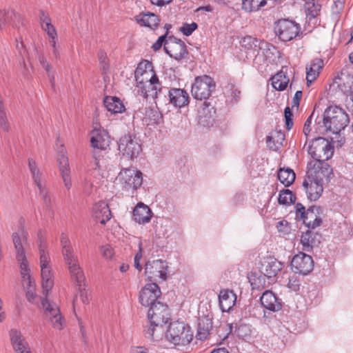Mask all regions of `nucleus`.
<instances>
[{
	"label": "nucleus",
	"instance_id": "10",
	"mask_svg": "<svg viewBox=\"0 0 353 353\" xmlns=\"http://www.w3.org/2000/svg\"><path fill=\"white\" fill-rule=\"evenodd\" d=\"M29 169L34 181V184L39 189V193L43 203L48 208L51 205V197L49 190L46 187V181L45 176L39 168H37L35 161L32 159L28 160Z\"/></svg>",
	"mask_w": 353,
	"mask_h": 353
},
{
	"label": "nucleus",
	"instance_id": "31",
	"mask_svg": "<svg viewBox=\"0 0 353 353\" xmlns=\"http://www.w3.org/2000/svg\"><path fill=\"white\" fill-rule=\"evenodd\" d=\"M59 168L65 188L70 190L72 188V180L70 177V168L67 157L64 155L59 160Z\"/></svg>",
	"mask_w": 353,
	"mask_h": 353
},
{
	"label": "nucleus",
	"instance_id": "49",
	"mask_svg": "<svg viewBox=\"0 0 353 353\" xmlns=\"http://www.w3.org/2000/svg\"><path fill=\"white\" fill-rule=\"evenodd\" d=\"M41 27L48 35L49 39L57 37V30L52 23H46V25H43Z\"/></svg>",
	"mask_w": 353,
	"mask_h": 353
},
{
	"label": "nucleus",
	"instance_id": "26",
	"mask_svg": "<svg viewBox=\"0 0 353 353\" xmlns=\"http://www.w3.org/2000/svg\"><path fill=\"white\" fill-rule=\"evenodd\" d=\"M283 267V264L274 258H269L263 262L261 273L268 279L274 278Z\"/></svg>",
	"mask_w": 353,
	"mask_h": 353
},
{
	"label": "nucleus",
	"instance_id": "37",
	"mask_svg": "<svg viewBox=\"0 0 353 353\" xmlns=\"http://www.w3.org/2000/svg\"><path fill=\"white\" fill-rule=\"evenodd\" d=\"M137 21L140 25L148 27L151 29L157 28L159 25V19L157 16L150 12L143 13L139 15L137 17Z\"/></svg>",
	"mask_w": 353,
	"mask_h": 353
},
{
	"label": "nucleus",
	"instance_id": "60",
	"mask_svg": "<svg viewBox=\"0 0 353 353\" xmlns=\"http://www.w3.org/2000/svg\"><path fill=\"white\" fill-rule=\"evenodd\" d=\"M103 254L105 257L110 258L112 255V250L111 248L103 247Z\"/></svg>",
	"mask_w": 353,
	"mask_h": 353
},
{
	"label": "nucleus",
	"instance_id": "12",
	"mask_svg": "<svg viewBox=\"0 0 353 353\" xmlns=\"http://www.w3.org/2000/svg\"><path fill=\"white\" fill-rule=\"evenodd\" d=\"M118 148L123 157L130 159L137 158L142 151L140 141L132 134L121 137L118 141Z\"/></svg>",
	"mask_w": 353,
	"mask_h": 353
},
{
	"label": "nucleus",
	"instance_id": "5",
	"mask_svg": "<svg viewBox=\"0 0 353 353\" xmlns=\"http://www.w3.org/2000/svg\"><path fill=\"white\" fill-rule=\"evenodd\" d=\"M348 123V115L341 108L337 106H330L324 112L321 127L327 132L337 134L347 126Z\"/></svg>",
	"mask_w": 353,
	"mask_h": 353
},
{
	"label": "nucleus",
	"instance_id": "46",
	"mask_svg": "<svg viewBox=\"0 0 353 353\" xmlns=\"http://www.w3.org/2000/svg\"><path fill=\"white\" fill-rule=\"evenodd\" d=\"M300 281L296 275H292L289 277L288 287V288L294 292H297L300 288Z\"/></svg>",
	"mask_w": 353,
	"mask_h": 353
},
{
	"label": "nucleus",
	"instance_id": "22",
	"mask_svg": "<svg viewBox=\"0 0 353 353\" xmlns=\"http://www.w3.org/2000/svg\"><path fill=\"white\" fill-rule=\"evenodd\" d=\"M334 83L337 85L339 89L344 95L350 97L353 101V76L347 73L341 72V74L336 77Z\"/></svg>",
	"mask_w": 353,
	"mask_h": 353
},
{
	"label": "nucleus",
	"instance_id": "61",
	"mask_svg": "<svg viewBox=\"0 0 353 353\" xmlns=\"http://www.w3.org/2000/svg\"><path fill=\"white\" fill-rule=\"evenodd\" d=\"M130 353H148L143 347H133L130 350Z\"/></svg>",
	"mask_w": 353,
	"mask_h": 353
},
{
	"label": "nucleus",
	"instance_id": "48",
	"mask_svg": "<svg viewBox=\"0 0 353 353\" xmlns=\"http://www.w3.org/2000/svg\"><path fill=\"white\" fill-rule=\"evenodd\" d=\"M14 14L13 11H0V29L8 23L9 19L11 18Z\"/></svg>",
	"mask_w": 353,
	"mask_h": 353
},
{
	"label": "nucleus",
	"instance_id": "21",
	"mask_svg": "<svg viewBox=\"0 0 353 353\" xmlns=\"http://www.w3.org/2000/svg\"><path fill=\"white\" fill-rule=\"evenodd\" d=\"M20 272L22 278V284L26 291V296L30 302H33L35 297V286L30 275V270L28 265L23 263L21 265Z\"/></svg>",
	"mask_w": 353,
	"mask_h": 353
},
{
	"label": "nucleus",
	"instance_id": "51",
	"mask_svg": "<svg viewBox=\"0 0 353 353\" xmlns=\"http://www.w3.org/2000/svg\"><path fill=\"white\" fill-rule=\"evenodd\" d=\"M167 34L161 35L158 38L157 41L152 45V48L154 51L159 50L163 44L164 45L165 42L167 41L166 39Z\"/></svg>",
	"mask_w": 353,
	"mask_h": 353
},
{
	"label": "nucleus",
	"instance_id": "25",
	"mask_svg": "<svg viewBox=\"0 0 353 353\" xmlns=\"http://www.w3.org/2000/svg\"><path fill=\"white\" fill-rule=\"evenodd\" d=\"M260 300L262 306L271 312H277L281 309L282 304L281 301L270 290H265Z\"/></svg>",
	"mask_w": 353,
	"mask_h": 353
},
{
	"label": "nucleus",
	"instance_id": "18",
	"mask_svg": "<svg viewBox=\"0 0 353 353\" xmlns=\"http://www.w3.org/2000/svg\"><path fill=\"white\" fill-rule=\"evenodd\" d=\"M135 78L137 89L152 87V89L157 90L160 85L159 79L152 69L141 71L139 67L135 71Z\"/></svg>",
	"mask_w": 353,
	"mask_h": 353
},
{
	"label": "nucleus",
	"instance_id": "13",
	"mask_svg": "<svg viewBox=\"0 0 353 353\" xmlns=\"http://www.w3.org/2000/svg\"><path fill=\"white\" fill-rule=\"evenodd\" d=\"M300 30L299 24L288 19L279 20L275 26L276 34L284 42L292 40L299 34Z\"/></svg>",
	"mask_w": 353,
	"mask_h": 353
},
{
	"label": "nucleus",
	"instance_id": "64",
	"mask_svg": "<svg viewBox=\"0 0 353 353\" xmlns=\"http://www.w3.org/2000/svg\"><path fill=\"white\" fill-rule=\"evenodd\" d=\"M285 118H292L293 116L292 112L290 107H286L284 111Z\"/></svg>",
	"mask_w": 353,
	"mask_h": 353
},
{
	"label": "nucleus",
	"instance_id": "53",
	"mask_svg": "<svg viewBox=\"0 0 353 353\" xmlns=\"http://www.w3.org/2000/svg\"><path fill=\"white\" fill-rule=\"evenodd\" d=\"M276 228L280 232L283 233L282 234H285L288 232V222L286 221H279Z\"/></svg>",
	"mask_w": 353,
	"mask_h": 353
},
{
	"label": "nucleus",
	"instance_id": "8",
	"mask_svg": "<svg viewBox=\"0 0 353 353\" xmlns=\"http://www.w3.org/2000/svg\"><path fill=\"white\" fill-rule=\"evenodd\" d=\"M165 337L174 345H185L192 341L193 334L190 326L184 322L175 321L170 324Z\"/></svg>",
	"mask_w": 353,
	"mask_h": 353
},
{
	"label": "nucleus",
	"instance_id": "55",
	"mask_svg": "<svg viewBox=\"0 0 353 353\" xmlns=\"http://www.w3.org/2000/svg\"><path fill=\"white\" fill-rule=\"evenodd\" d=\"M40 21L41 26H43V25H46V23H51V19L50 17L44 11H41Z\"/></svg>",
	"mask_w": 353,
	"mask_h": 353
},
{
	"label": "nucleus",
	"instance_id": "50",
	"mask_svg": "<svg viewBox=\"0 0 353 353\" xmlns=\"http://www.w3.org/2000/svg\"><path fill=\"white\" fill-rule=\"evenodd\" d=\"M57 43V37L49 39V43L52 49V54L56 59L59 57V50Z\"/></svg>",
	"mask_w": 353,
	"mask_h": 353
},
{
	"label": "nucleus",
	"instance_id": "33",
	"mask_svg": "<svg viewBox=\"0 0 353 353\" xmlns=\"http://www.w3.org/2000/svg\"><path fill=\"white\" fill-rule=\"evenodd\" d=\"M103 103L107 110L113 114L121 113L125 110V106L123 102L117 97H105L103 100Z\"/></svg>",
	"mask_w": 353,
	"mask_h": 353
},
{
	"label": "nucleus",
	"instance_id": "59",
	"mask_svg": "<svg viewBox=\"0 0 353 353\" xmlns=\"http://www.w3.org/2000/svg\"><path fill=\"white\" fill-rule=\"evenodd\" d=\"M39 62L43 66V68H45L47 72L50 71V65L46 61L43 56L39 57Z\"/></svg>",
	"mask_w": 353,
	"mask_h": 353
},
{
	"label": "nucleus",
	"instance_id": "52",
	"mask_svg": "<svg viewBox=\"0 0 353 353\" xmlns=\"http://www.w3.org/2000/svg\"><path fill=\"white\" fill-rule=\"evenodd\" d=\"M302 95H303L302 91L298 90L296 92L294 97L292 101V108H296V110H298L299 103H300V100L302 97Z\"/></svg>",
	"mask_w": 353,
	"mask_h": 353
},
{
	"label": "nucleus",
	"instance_id": "15",
	"mask_svg": "<svg viewBox=\"0 0 353 353\" xmlns=\"http://www.w3.org/2000/svg\"><path fill=\"white\" fill-rule=\"evenodd\" d=\"M168 268L166 261L162 260L148 261L145 265V274L151 281H165L168 274Z\"/></svg>",
	"mask_w": 353,
	"mask_h": 353
},
{
	"label": "nucleus",
	"instance_id": "40",
	"mask_svg": "<svg viewBox=\"0 0 353 353\" xmlns=\"http://www.w3.org/2000/svg\"><path fill=\"white\" fill-rule=\"evenodd\" d=\"M285 134L281 131H276L266 138V143L270 148H278L283 144Z\"/></svg>",
	"mask_w": 353,
	"mask_h": 353
},
{
	"label": "nucleus",
	"instance_id": "34",
	"mask_svg": "<svg viewBox=\"0 0 353 353\" xmlns=\"http://www.w3.org/2000/svg\"><path fill=\"white\" fill-rule=\"evenodd\" d=\"M212 327V322L211 319L208 318V316H203L199 318L196 336L200 340H205L209 335Z\"/></svg>",
	"mask_w": 353,
	"mask_h": 353
},
{
	"label": "nucleus",
	"instance_id": "44",
	"mask_svg": "<svg viewBox=\"0 0 353 353\" xmlns=\"http://www.w3.org/2000/svg\"><path fill=\"white\" fill-rule=\"evenodd\" d=\"M72 281L75 283L77 288H78V290L79 291V293H80V298L82 301V302L84 303V304H87L89 302V299H88V294H87V292L85 290V276H84V274L83 273V279L81 282H79L77 281V279H76V277L74 276H71Z\"/></svg>",
	"mask_w": 353,
	"mask_h": 353
},
{
	"label": "nucleus",
	"instance_id": "39",
	"mask_svg": "<svg viewBox=\"0 0 353 353\" xmlns=\"http://www.w3.org/2000/svg\"><path fill=\"white\" fill-rule=\"evenodd\" d=\"M289 83V79L284 72H279L272 78V85L277 90H284Z\"/></svg>",
	"mask_w": 353,
	"mask_h": 353
},
{
	"label": "nucleus",
	"instance_id": "24",
	"mask_svg": "<svg viewBox=\"0 0 353 353\" xmlns=\"http://www.w3.org/2000/svg\"><path fill=\"white\" fill-rule=\"evenodd\" d=\"M321 239L322 236L320 234L311 230L306 231L301 236L303 250L305 252H310L314 248L319 246Z\"/></svg>",
	"mask_w": 353,
	"mask_h": 353
},
{
	"label": "nucleus",
	"instance_id": "23",
	"mask_svg": "<svg viewBox=\"0 0 353 353\" xmlns=\"http://www.w3.org/2000/svg\"><path fill=\"white\" fill-rule=\"evenodd\" d=\"M152 212L150 208L142 202H139L132 212L133 220L139 224H145L150 221Z\"/></svg>",
	"mask_w": 353,
	"mask_h": 353
},
{
	"label": "nucleus",
	"instance_id": "54",
	"mask_svg": "<svg viewBox=\"0 0 353 353\" xmlns=\"http://www.w3.org/2000/svg\"><path fill=\"white\" fill-rule=\"evenodd\" d=\"M311 123H312L311 117H310L309 118H307V119L305 122V124L303 126V132L306 139H307L308 134L311 131V127H310Z\"/></svg>",
	"mask_w": 353,
	"mask_h": 353
},
{
	"label": "nucleus",
	"instance_id": "43",
	"mask_svg": "<svg viewBox=\"0 0 353 353\" xmlns=\"http://www.w3.org/2000/svg\"><path fill=\"white\" fill-rule=\"evenodd\" d=\"M278 201L280 204H290L294 202L295 196L291 190L284 189L280 191Z\"/></svg>",
	"mask_w": 353,
	"mask_h": 353
},
{
	"label": "nucleus",
	"instance_id": "62",
	"mask_svg": "<svg viewBox=\"0 0 353 353\" xmlns=\"http://www.w3.org/2000/svg\"><path fill=\"white\" fill-rule=\"evenodd\" d=\"M17 49L18 50L21 56H23V52H25V49H24V45H23V42L21 41L20 43H17Z\"/></svg>",
	"mask_w": 353,
	"mask_h": 353
},
{
	"label": "nucleus",
	"instance_id": "4",
	"mask_svg": "<svg viewBox=\"0 0 353 353\" xmlns=\"http://www.w3.org/2000/svg\"><path fill=\"white\" fill-rule=\"evenodd\" d=\"M148 316L150 322V327L145 332L148 339L159 341L163 332V325L170 319V313L168 305L161 302L150 307Z\"/></svg>",
	"mask_w": 353,
	"mask_h": 353
},
{
	"label": "nucleus",
	"instance_id": "1",
	"mask_svg": "<svg viewBox=\"0 0 353 353\" xmlns=\"http://www.w3.org/2000/svg\"><path fill=\"white\" fill-rule=\"evenodd\" d=\"M39 252L42 293L45 296V298L41 300V303L45 309V316L54 328L61 330L63 327L64 321L61 315L59 308L55 303L50 302L47 299L54 285V276L50 265V256L48 252L46 251L44 245H40Z\"/></svg>",
	"mask_w": 353,
	"mask_h": 353
},
{
	"label": "nucleus",
	"instance_id": "36",
	"mask_svg": "<svg viewBox=\"0 0 353 353\" xmlns=\"http://www.w3.org/2000/svg\"><path fill=\"white\" fill-rule=\"evenodd\" d=\"M163 120L162 114L157 109H146L145 116L143 119V122L147 125H155L159 124Z\"/></svg>",
	"mask_w": 353,
	"mask_h": 353
},
{
	"label": "nucleus",
	"instance_id": "47",
	"mask_svg": "<svg viewBox=\"0 0 353 353\" xmlns=\"http://www.w3.org/2000/svg\"><path fill=\"white\" fill-rule=\"evenodd\" d=\"M198 26L196 23H185L181 28L180 31L185 36H190L197 28Z\"/></svg>",
	"mask_w": 353,
	"mask_h": 353
},
{
	"label": "nucleus",
	"instance_id": "28",
	"mask_svg": "<svg viewBox=\"0 0 353 353\" xmlns=\"http://www.w3.org/2000/svg\"><path fill=\"white\" fill-rule=\"evenodd\" d=\"M10 336L16 353H30L28 344L19 331L12 330L10 332Z\"/></svg>",
	"mask_w": 353,
	"mask_h": 353
},
{
	"label": "nucleus",
	"instance_id": "45",
	"mask_svg": "<svg viewBox=\"0 0 353 353\" xmlns=\"http://www.w3.org/2000/svg\"><path fill=\"white\" fill-rule=\"evenodd\" d=\"M159 88H163L160 85L157 87V90L152 89V87H146L143 89H137V92L139 94L143 96L144 98L147 99L149 97H151L156 101V92H159Z\"/></svg>",
	"mask_w": 353,
	"mask_h": 353
},
{
	"label": "nucleus",
	"instance_id": "56",
	"mask_svg": "<svg viewBox=\"0 0 353 353\" xmlns=\"http://www.w3.org/2000/svg\"><path fill=\"white\" fill-rule=\"evenodd\" d=\"M343 8V3L341 1H336L332 7L333 12L339 14Z\"/></svg>",
	"mask_w": 353,
	"mask_h": 353
},
{
	"label": "nucleus",
	"instance_id": "20",
	"mask_svg": "<svg viewBox=\"0 0 353 353\" xmlns=\"http://www.w3.org/2000/svg\"><path fill=\"white\" fill-rule=\"evenodd\" d=\"M12 241L17 252V259L19 263V267L22 263L28 265L24 252V245L26 243V232L23 228L21 227L17 232L12 234Z\"/></svg>",
	"mask_w": 353,
	"mask_h": 353
},
{
	"label": "nucleus",
	"instance_id": "27",
	"mask_svg": "<svg viewBox=\"0 0 353 353\" xmlns=\"http://www.w3.org/2000/svg\"><path fill=\"white\" fill-rule=\"evenodd\" d=\"M219 305L223 312H230L236 301V295L232 290H221L219 294Z\"/></svg>",
	"mask_w": 353,
	"mask_h": 353
},
{
	"label": "nucleus",
	"instance_id": "9",
	"mask_svg": "<svg viewBox=\"0 0 353 353\" xmlns=\"http://www.w3.org/2000/svg\"><path fill=\"white\" fill-rule=\"evenodd\" d=\"M216 83L208 75L197 77L192 85V97L197 100L207 99L215 90Z\"/></svg>",
	"mask_w": 353,
	"mask_h": 353
},
{
	"label": "nucleus",
	"instance_id": "17",
	"mask_svg": "<svg viewBox=\"0 0 353 353\" xmlns=\"http://www.w3.org/2000/svg\"><path fill=\"white\" fill-rule=\"evenodd\" d=\"M314 268V261L311 256L303 252L294 255L291 261V268L296 274L306 275Z\"/></svg>",
	"mask_w": 353,
	"mask_h": 353
},
{
	"label": "nucleus",
	"instance_id": "35",
	"mask_svg": "<svg viewBox=\"0 0 353 353\" xmlns=\"http://www.w3.org/2000/svg\"><path fill=\"white\" fill-rule=\"evenodd\" d=\"M241 46L248 50V54L250 56H258L260 50L262 49L260 41L252 37L243 38L241 41Z\"/></svg>",
	"mask_w": 353,
	"mask_h": 353
},
{
	"label": "nucleus",
	"instance_id": "16",
	"mask_svg": "<svg viewBox=\"0 0 353 353\" xmlns=\"http://www.w3.org/2000/svg\"><path fill=\"white\" fill-rule=\"evenodd\" d=\"M160 288L155 283L145 285L139 292V302L145 307H152L156 305L157 299L161 296Z\"/></svg>",
	"mask_w": 353,
	"mask_h": 353
},
{
	"label": "nucleus",
	"instance_id": "57",
	"mask_svg": "<svg viewBox=\"0 0 353 353\" xmlns=\"http://www.w3.org/2000/svg\"><path fill=\"white\" fill-rule=\"evenodd\" d=\"M150 2L157 6L163 7L168 4H170L172 0H150Z\"/></svg>",
	"mask_w": 353,
	"mask_h": 353
},
{
	"label": "nucleus",
	"instance_id": "29",
	"mask_svg": "<svg viewBox=\"0 0 353 353\" xmlns=\"http://www.w3.org/2000/svg\"><path fill=\"white\" fill-rule=\"evenodd\" d=\"M324 66L323 61L321 59H313L306 67V80L307 85L314 81Z\"/></svg>",
	"mask_w": 353,
	"mask_h": 353
},
{
	"label": "nucleus",
	"instance_id": "6",
	"mask_svg": "<svg viewBox=\"0 0 353 353\" xmlns=\"http://www.w3.org/2000/svg\"><path fill=\"white\" fill-rule=\"evenodd\" d=\"M61 253L68 266L70 276H75L79 282L83 279V270L79 265L77 256L74 254L68 236L62 233L60 236Z\"/></svg>",
	"mask_w": 353,
	"mask_h": 353
},
{
	"label": "nucleus",
	"instance_id": "42",
	"mask_svg": "<svg viewBox=\"0 0 353 353\" xmlns=\"http://www.w3.org/2000/svg\"><path fill=\"white\" fill-rule=\"evenodd\" d=\"M266 4V0H242V9L246 12L257 11Z\"/></svg>",
	"mask_w": 353,
	"mask_h": 353
},
{
	"label": "nucleus",
	"instance_id": "3",
	"mask_svg": "<svg viewBox=\"0 0 353 353\" xmlns=\"http://www.w3.org/2000/svg\"><path fill=\"white\" fill-rule=\"evenodd\" d=\"M307 174L303 181V187L310 201L318 200L323 192V183L330 181L333 174L328 168L318 170L307 168Z\"/></svg>",
	"mask_w": 353,
	"mask_h": 353
},
{
	"label": "nucleus",
	"instance_id": "7",
	"mask_svg": "<svg viewBox=\"0 0 353 353\" xmlns=\"http://www.w3.org/2000/svg\"><path fill=\"white\" fill-rule=\"evenodd\" d=\"M167 95L168 96V103L176 108H182L187 105L189 103V95L188 92L181 88H159V92H156V104L166 103Z\"/></svg>",
	"mask_w": 353,
	"mask_h": 353
},
{
	"label": "nucleus",
	"instance_id": "14",
	"mask_svg": "<svg viewBox=\"0 0 353 353\" xmlns=\"http://www.w3.org/2000/svg\"><path fill=\"white\" fill-rule=\"evenodd\" d=\"M296 215L303 219L304 223L309 228L314 229L319 226L322 220L317 216L321 211V208L317 206H311L307 210L300 203L296 205Z\"/></svg>",
	"mask_w": 353,
	"mask_h": 353
},
{
	"label": "nucleus",
	"instance_id": "11",
	"mask_svg": "<svg viewBox=\"0 0 353 353\" xmlns=\"http://www.w3.org/2000/svg\"><path fill=\"white\" fill-rule=\"evenodd\" d=\"M118 179L123 188L127 191H131L132 194L143 183L142 172L134 168L121 170L119 174Z\"/></svg>",
	"mask_w": 353,
	"mask_h": 353
},
{
	"label": "nucleus",
	"instance_id": "41",
	"mask_svg": "<svg viewBox=\"0 0 353 353\" xmlns=\"http://www.w3.org/2000/svg\"><path fill=\"white\" fill-rule=\"evenodd\" d=\"M321 5L314 1H306L305 4L306 19L309 21L314 19L321 10Z\"/></svg>",
	"mask_w": 353,
	"mask_h": 353
},
{
	"label": "nucleus",
	"instance_id": "2",
	"mask_svg": "<svg viewBox=\"0 0 353 353\" xmlns=\"http://www.w3.org/2000/svg\"><path fill=\"white\" fill-rule=\"evenodd\" d=\"M307 152L313 159L308 162L307 168L321 170L328 168L332 170L326 161L332 157L334 147L327 139L321 137L312 139Z\"/></svg>",
	"mask_w": 353,
	"mask_h": 353
},
{
	"label": "nucleus",
	"instance_id": "30",
	"mask_svg": "<svg viewBox=\"0 0 353 353\" xmlns=\"http://www.w3.org/2000/svg\"><path fill=\"white\" fill-rule=\"evenodd\" d=\"M93 212L96 219L101 224H105L112 216L108 205L104 201L96 203L93 206Z\"/></svg>",
	"mask_w": 353,
	"mask_h": 353
},
{
	"label": "nucleus",
	"instance_id": "38",
	"mask_svg": "<svg viewBox=\"0 0 353 353\" xmlns=\"http://www.w3.org/2000/svg\"><path fill=\"white\" fill-rule=\"evenodd\" d=\"M295 173L290 168H281L278 172V179L285 187L290 186L295 180Z\"/></svg>",
	"mask_w": 353,
	"mask_h": 353
},
{
	"label": "nucleus",
	"instance_id": "32",
	"mask_svg": "<svg viewBox=\"0 0 353 353\" xmlns=\"http://www.w3.org/2000/svg\"><path fill=\"white\" fill-rule=\"evenodd\" d=\"M91 145L94 148L105 150L110 143V137L106 132H93V135L90 139Z\"/></svg>",
	"mask_w": 353,
	"mask_h": 353
},
{
	"label": "nucleus",
	"instance_id": "58",
	"mask_svg": "<svg viewBox=\"0 0 353 353\" xmlns=\"http://www.w3.org/2000/svg\"><path fill=\"white\" fill-rule=\"evenodd\" d=\"M56 146H57V152L59 153V157L57 159V161H59V159L61 158L63 155H64L65 157H67L66 152H65V150L64 148V145L63 143H60V145H59L58 143H57Z\"/></svg>",
	"mask_w": 353,
	"mask_h": 353
},
{
	"label": "nucleus",
	"instance_id": "63",
	"mask_svg": "<svg viewBox=\"0 0 353 353\" xmlns=\"http://www.w3.org/2000/svg\"><path fill=\"white\" fill-rule=\"evenodd\" d=\"M142 258V247L141 244L139 245V252L136 254L134 256V261H140Z\"/></svg>",
	"mask_w": 353,
	"mask_h": 353
},
{
	"label": "nucleus",
	"instance_id": "19",
	"mask_svg": "<svg viewBox=\"0 0 353 353\" xmlns=\"http://www.w3.org/2000/svg\"><path fill=\"white\" fill-rule=\"evenodd\" d=\"M163 49L170 57L176 60H181L188 54L185 43L173 37H169L165 42Z\"/></svg>",
	"mask_w": 353,
	"mask_h": 353
}]
</instances>
